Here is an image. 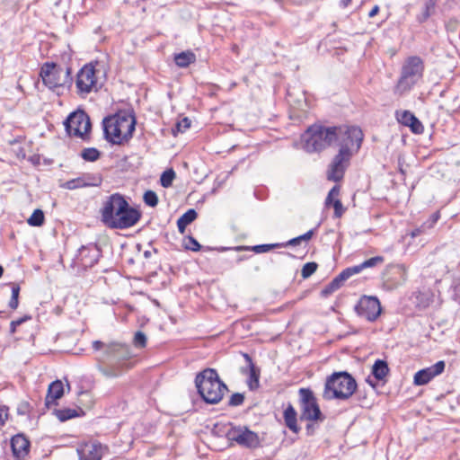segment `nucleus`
Here are the masks:
<instances>
[{
	"label": "nucleus",
	"instance_id": "obj_28",
	"mask_svg": "<svg viewBox=\"0 0 460 460\" xmlns=\"http://www.w3.org/2000/svg\"><path fill=\"white\" fill-rule=\"evenodd\" d=\"M436 6L437 0H426L423 4L421 13L417 17L418 22H426L431 15L435 13Z\"/></svg>",
	"mask_w": 460,
	"mask_h": 460
},
{
	"label": "nucleus",
	"instance_id": "obj_18",
	"mask_svg": "<svg viewBox=\"0 0 460 460\" xmlns=\"http://www.w3.org/2000/svg\"><path fill=\"white\" fill-rule=\"evenodd\" d=\"M406 279L407 272L403 265L392 266L384 274V285L389 289L401 286Z\"/></svg>",
	"mask_w": 460,
	"mask_h": 460
},
{
	"label": "nucleus",
	"instance_id": "obj_10",
	"mask_svg": "<svg viewBox=\"0 0 460 460\" xmlns=\"http://www.w3.org/2000/svg\"><path fill=\"white\" fill-rule=\"evenodd\" d=\"M226 437L231 442L246 448H257L261 446L259 435L246 426H231L226 432Z\"/></svg>",
	"mask_w": 460,
	"mask_h": 460
},
{
	"label": "nucleus",
	"instance_id": "obj_50",
	"mask_svg": "<svg viewBox=\"0 0 460 460\" xmlns=\"http://www.w3.org/2000/svg\"><path fill=\"white\" fill-rule=\"evenodd\" d=\"M31 317L30 315H24L23 317H21L17 320H14L13 323L19 326L21 325L22 323H23L24 322L30 320Z\"/></svg>",
	"mask_w": 460,
	"mask_h": 460
},
{
	"label": "nucleus",
	"instance_id": "obj_45",
	"mask_svg": "<svg viewBox=\"0 0 460 460\" xmlns=\"http://www.w3.org/2000/svg\"><path fill=\"white\" fill-rule=\"evenodd\" d=\"M176 127L178 131L184 132L190 127V120L188 118H183L177 123Z\"/></svg>",
	"mask_w": 460,
	"mask_h": 460
},
{
	"label": "nucleus",
	"instance_id": "obj_52",
	"mask_svg": "<svg viewBox=\"0 0 460 460\" xmlns=\"http://www.w3.org/2000/svg\"><path fill=\"white\" fill-rule=\"evenodd\" d=\"M17 327L18 326L13 323V321H12L10 323V332L13 334L16 332Z\"/></svg>",
	"mask_w": 460,
	"mask_h": 460
},
{
	"label": "nucleus",
	"instance_id": "obj_22",
	"mask_svg": "<svg viewBox=\"0 0 460 460\" xmlns=\"http://www.w3.org/2000/svg\"><path fill=\"white\" fill-rule=\"evenodd\" d=\"M11 447L17 459L24 458L29 453L30 441L24 435L17 434L11 439Z\"/></svg>",
	"mask_w": 460,
	"mask_h": 460
},
{
	"label": "nucleus",
	"instance_id": "obj_58",
	"mask_svg": "<svg viewBox=\"0 0 460 460\" xmlns=\"http://www.w3.org/2000/svg\"><path fill=\"white\" fill-rule=\"evenodd\" d=\"M80 395L81 396H89V394H88V392H81Z\"/></svg>",
	"mask_w": 460,
	"mask_h": 460
},
{
	"label": "nucleus",
	"instance_id": "obj_30",
	"mask_svg": "<svg viewBox=\"0 0 460 460\" xmlns=\"http://www.w3.org/2000/svg\"><path fill=\"white\" fill-rule=\"evenodd\" d=\"M389 367L385 360L377 359L372 367V374L377 380H383L388 374Z\"/></svg>",
	"mask_w": 460,
	"mask_h": 460
},
{
	"label": "nucleus",
	"instance_id": "obj_48",
	"mask_svg": "<svg viewBox=\"0 0 460 460\" xmlns=\"http://www.w3.org/2000/svg\"><path fill=\"white\" fill-rule=\"evenodd\" d=\"M455 297L460 303V278L459 282L454 288Z\"/></svg>",
	"mask_w": 460,
	"mask_h": 460
},
{
	"label": "nucleus",
	"instance_id": "obj_6",
	"mask_svg": "<svg viewBox=\"0 0 460 460\" xmlns=\"http://www.w3.org/2000/svg\"><path fill=\"white\" fill-rule=\"evenodd\" d=\"M93 348L94 350H104V358L112 367L110 372H104L105 375L109 376H117L120 375L121 371L115 368L116 365L128 360L130 358V349L126 344L119 342L104 343L100 341H94L93 342Z\"/></svg>",
	"mask_w": 460,
	"mask_h": 460
},
{
	"label": "nucleus",
	"instance_id": "obj_8",
	"mask_svg": "<svg viewBox=\"0 0 460 460\" xmlns=\"http://www.w3.org/2000/svg\"><path fill=\"white\" fill-rule=\"evenodd\" d=\"M40 75L49 89H56L72 84L71 68L64 69L54 62H46L40 68Z\"/></svg>",
	"mask_w": 460,
	"mask_h": 460
},
{
	"label": "nucleus",
	"instance_id": "obj_27",
	"mask_svg": "<svg viewBox=\"0 0 460 460\" xmlns=\"http://www.w3.org/2000/svg\"><path fill=\"white\" fill-rule=\"evenodd\" d=\"M284 420L287 427L295 433H297L299 428L296 423V411L292 405H288L284 411Z\"/></svg>",
	"mask_w": 460,
	"mask_h": 460
},
{
	"label": "nucleus",
	"instance_id": "obj_15",
	"mask_svg": "<svg viewBox=\"0 0 460 460\" xmlns=\"http://www.w3.org/2000/svg\"><path fill=\"white\" fill-rule=\"evenodd\" d=\"M76 452L79 460H102L108 454L109 448L97 440H92L79 444Z\"/></svg>",
	"mask_w": 460,
	"mask_h": 460
},
{
	"label": "nucleus",
	"instance_id": "obj_35",
	"mask_svg": "<svg viewBox=\"0 0 460 460\" xmlns=\"http://www.w3.org/2000/svg\"><path fill=\"white\" fill-rule=\"evenodd\" d=\"M44 213L41 209H35L27 222L31 226H40L44 223Z\"/></svg>",
	"mask_w": 460,
	"mask_h": 460
},
{
	"label": "nucleus",
	"instance_id": "obj_47",
	"mask_svg": "<svg viewBox=\"0 0 460 460\" xmlns=\"http://www.w3.org/2000/svg\"><path fill=\"white\" fill-rule=\"evenodd\" d=\"M19 294H20V286L16 283H13L12 284V296L11 297H15V298H19Z\"/></svg>",
	"mask_w": 460,
	"mask_h": 460
},
{
	"label": "nucleus",
	"instance_id": "obj_56",
	"mask_svg": "<svg viewBox=\"0 0 460 460\" xmlns=\"http://www.w3.org/2000/svg\"><path fill=\"white\" fill-rule=\"evenodd\" d=\"M420 229H416L415 231H413V232L411 233V235H412L413 237H415V236H417L418 234H420Z\"/></svg>",
	"mask_w": 460,
	"mask_h": 460
},
{
	"label": "nucleus",
	"instance_id": "obj_43",
	"mask_svg": "<svg viewBox=\"0 0 460 460\" xmlns=\"http://www.w3.org/2000/svg\"><path fill=\"white\" fill-rule=\"evenodd\" d=\"M340 193V189L338 186H334L331 189L326 198L325 203L326 205L333 204V198L337 197Z\"/></svg>",
	"mask_w": 460,
	"mask_h": 460
},
{
	"label": "nucleus",
	"instance_id": "obj_1",
	"mask_svg": "<svg viewBox=\"0 0 460 460\" xmlns=\"http://www.w3.org/2000/svg\"><path fill=\"white\" fill-rule=\"evenodd\" d=\"M105 138L115 145H121L132 137L135 130V117L120 111L103 119Z\"/></svg>",
	"mask_w": 460,
	"mask_h": 460
},
{
	"label": "nucleus",
	"instance_id": "obj_41",
	"mask_svg": "<svg viewBox=\"0 0 460 460\" xmlns=\"http://www.w3.org/2000/svg\"><path fill=\"white\" fill-rule=\"evenodd\" d=\"M134 345L137 348H145L146 345V336L144 332L138 331L134 336Z\"/></svg>",
	"mask_w": 460,
	"mask_h": 460
},
{
	"label": "nucleus",
	"instance_id": "obj_12",
	"mask_svg": "<svg viewBox=\"0 0 460 460\" xmlns=\"http://www.w3.org/2000/svg\"><path fill=\"white\" fill-rule=\"evenodd\" d=\"M76 92L80 96H85L93 91H97V76L92 64L84 65L77 73L75 80Z\"/></svg>",
	"mask_w": 460,
	"mask_h": 460
},
{
	"label": "nucleus",
	"instance_id": "obj_33",
	"mask_svg": "<svg viewBox=\"0 0 460 460\" xmlns=\"http://www.w3.org/2000/svg\"><path fill=\"white\" fill-rule=\"evenodd\" d=\"M55 415L60 421H66L72 418L77 417L79 414L78 411L75 409L66 408L56 410Z\"/></svg>",
	"mask_w": 460,
	"mask_h": 460
},
{
	"label": "nucleus",
	"instance_id": "obj_40",
	"mask_svg": "<svg viewBox=\"0 0 460 460\" xmlns=\"http://www.w3.org/2000/svg\"><path fill=\"white\" fill-rule=\"evenodd\" d=\"M244 402V395L241 393H234L233 394L228 401V405L231 407H237L243 403Z\"/></svg>",
	"mask_w": 460,
	"mask_h": 460
},
{
	"label": "nucleus",
	"instance_id": "obj_54",
	"mask_svg": "<svg viewBox=\"0 0 460 460\" xmlns=\"http://www.w3.org/2000/svg\"><path fill=\"white\" fill-rule=\"evenodd\" d=\"M373 388H376V384L373 383L370 377H367L366 380Z\"/></svg>",
	"mask_w": 460,
	"mask_h": 460
},
{
	"label": "nucleus",
	"instance_id": "obj_49",
	"mask_svg": "<svg viewBox=\"0 0 460 460\" xmlns=\"http://www.w3.org/2000/svg\"><path fill=\"white\" fill-rule=\"evenodd\" d=\"M18 305H19L18 298L11 297V299L9 301V307L12 309H16L18 307Z\"/></svg>",
	"mask_w": 460,
	"mask_h": 460
},
{
	"label": "nucleus",
	"instance_id": "obj_16",
	"mask_svg": "<svg viewBox=\"0 0 460 460\" xmlns=\"http://www.w3.org/2000/svg\"><path fill=\"white\" fill-rule=\"evenodd\" d=\"M140 213L131 207L126 201V206L121 208V211L117 213V216L112 221L110 228L113 229H126L135 226L140 219Z\"/></svg>",
	"mask_w": 460,
	"mask_h": 460
},
{
	"label": "nucleus",
	"instance_id": "obj_11",
	"mask_svg": "<svg viewBox=\"0 0 460 460\" xmlns=\"http://www.w3.org/2000/svg\"><path fill=\"white\" fill-rule=\"evenodd\" d=\"M66 132L84 139L91 130L89 116L83 111L72 112L64 122Z\"/></svg>",
	"mask_w": 460,
	"mask_h": 460
},
{
	"label": "nucleus",
	"instance_id": "obj_51",
	"mask_svg": "<svg viewBox=\"0 0 460 460\" xmlns=\"http://www.w3.org/2000/svg\"><path fill=\"white\" fill-rule=\"evenodd\" d=\"M379 6L378 5H375L371 10L370 12L368 13V17L369 18H373L375 17L378 13H379Z\"/></svg>",
	"mask_w": 460,
	"mask_h": 460
},
{
	"label": "nucleus",
	"instance_id": "obj_19",
	"mask_svg": "<svg viewBox=\"0 0 460 460\" xmlns=\"http://www.w3.org/2000/svg\"><path fill=\"white\" fill-rule=\"evenodd\" d=\"M102 177L98 174L84 173L80 177L66 181L62 187L66 190H75L85 187H97L102 184Z\"/></svg>",
	"mask_w": 460,
	"mask_h": 460
},
{
	"label": "nucleus",
	"instance_id": "obj_9",
	"mask_svg": "<svg viewBox=\"0 0 460 460\" xmlns=\"http://www.w3.org/2000/svg\"><path fill=\"white\" fill-rule=\"evenodd\" d=\"M299 405L301 420H323V416L321 412L316 398L309 388L299 389Z\"/></svg>",
	"mask_w": 460,
	"mask_h": 460
},
{
	"label": "nucleus",
	"instance_id": "obj_23",
	"mask_svg": "<svg viewBox=\"0 0 460 460\" xmlns=\"http://www.w3.org/2000/svg\"><path fill=\"white\" fill-rule=\"evenodd\" d=\"M243 357L245 358V361L247 363L248 367V379H247V385L250 388V390H255L259 387V379H260V369L255 367V365L252 362V358L244 353Z\"/></svg>",
	"mask_w": 460,
	"mask_h": 460
},
{
	"label": "nucleus",
	"instance_id": "obj_24",
	"mask_svg": "<svg viewBox=\"0 0 460 460\" xmlns=\"http://www.w3.org/2000/svg\"><path fill=\"white\" fill-rule=\"evenodd\" d=\"M64 394V385L59 380L52 382L49 385L48 394L46 396V405L49 407L55 404L58 399H60Z\"/></svg>",
	"mask_w": 460,
	"mask_h": 460
},
{
	"label": "nucleus",
	"instance_id": "obj_38",
	"mask_svg": "<svg viewBox=\"0 0 460 460\" xmlns=\"http://www.w3.org/2000/svg\"><path fill=\"white\" fill-rule=\"evenodd\" d=\"M317 263L315 262H307L305 263L303 268H302V270H301V276L303 277V279H307L309 278L311 275H313L315 270H317Z\"/></svg>",
	"mask_w": 460,
	"mask_h": 460
},
{
	"label": "nucleus",
	"instance_id": "obj_25",
	"mask_svg": "<svg viewBox=\"0 0 460 460\" xmlns=\"http://www.w3.org/2000/svg\"><path fill=\"white\" fill-rule=\"evenodd\" d=\"M354 274L352 273L350 268H347L343 270L323 290V294L328 295L338 288H340L343 282L349 279Z\"/></svg>",
	"mask_w": 460,
	"mask_h": 460
},
{
	"label": "nucleus",
	"instance_id": "obj_7",
	"mask_svg": "<svg viewBox=\"0 0 460 460\" xmlns=\"http://www.w3.org/2000/svg\"><path fill=\"white\" fill-rule=\"evenodd\" d=\"M337 139L339 142V152L352 156L361 147L364 134L360 128L356 126L335 127Z\"/></svg>",
	"mask_w": 460,
	"mask_h": 460
},
{
	"label": "nucleus",
	"instance_id": "obj_3",
	"mask_svg": "<svg viewBox=\"0 0 460 460\" xmlns=\"http://www.w3.org/2000/svg\"><path fill=\"white\" fill-rule=\"evenodd\" d=\"M357 389L354 377L346 371L334 372L327 376L323 398L327 401L349 399Z\"/></svg>",
	"mask_w": 460,
	"mask_h": 460
},
{
	"label": "nucleus",
	"instance_id": "obj_4",
	"mask_svg": "<svg viewBox=\"0 0 460 460\" xmlns=\"http://www.w3.org/2000/svg\"><path fill=\"white\" fill-rule=\"evenodd\" d=\"M337 139L335 127L313 125L302 135L303 148L307 153L320 152Z\"/></svg>",
	"mask_w": 460,
	"mask_h": 460
},
{
	"label": "nucleus",
	"instance_id": "obj_26",
	"mask_svg": "<svg viewBox=\"0 0 460 460\" xmlns=\"http://www.w3.org/2000/svg\"><path fill=\"white\" fill-rule=\"evenodd\" d=\"M198 217L195 209L190 208L187 210L182 216L177 220L178 230L181 234H184L188 225L191 224Z\"/></svg>",
	"mask_w": 460,
	"mask_h": 460
},
{
	"label": "nucleus",
	"instance_id": "obj_31",
	"mask_svg": "<svg viewBox=\"0 0 460 460\" xmlns=\"http://www.w3.org/2000/svg\"><path fill=\"white\" fill-rule=\"evenodd\" d=\"M195 59V55L190 51L181 52L174 57L175 64L180 67H187Z\"/></svg>",
	"mask_w": 460,
	"mask_h": 460
},
{
	"label": "nucleus",
	"instance_id": "obj_29",
	"mask_svg": "<svg viewBox=\"0 0 460 460\" xmlns=\"http://www.w3.org/2000/svg\"><path fill=\"white\" fill-rule=\"evenodd\" d=\"M384 261H385V259L383 256H376V257H372L368 260H366L359 265H356V266L349 267V268H350L352 273L355 275V274L359 273L364 269L372 268V267H376V265L382 264L384 262Z\"/></svg>",
	"mask_w": 460,
	"mask_h": 460
},
{
	"label": "nucleus",
	"instance_id": "obj_57",
	"mask_svg": "<svg viewBox=\"0 0 460 460\" xmlns=\"http://www.w3.org/2000/svg\"><path fill=\"white\" fill-rule=\"evenodd\" d=\"M438 214L434 215L433 218H432V223H436L438 221Z\"/></svg>",
	"mask_w": 460,
	"mask_h": 460
},
{
	"label": "nucleus",
	"instance_id": "obj_39",
	"mask_svg": "<svg viewBox=\"0 0 460 460\" xmlns=\"http://www.w3.org/2000/svg\"><path fill=\"white\" fill-rule=\"evenodd\" d=\"M144 201L147 206L155 207L158 203V197L153 190H146L144 194Z\"/></svg>",
	"mask_w": 460,
	"mask_h": 460
},
{
	"label": "nucleus",
	"instance_id": "obj_17",
	"mask_svg": "<svg viewBox=\"0 0 460 460\" xmlns=\"http://www.w3.org/2000/svg\"><path fill=\"white\" fill-rule=\"evenodd\" d=\"M351 157L343 152H338L329 165L327 179L332 181H340L344 176Z\"/></svg>",
	"mask_w": 460,
	"mask_h": 460
},
{
	"label": "nucleus",
	"instance_id": "obj_55",
	"mask_svg": "<svg viewBox=\"0 0 460 460\" xmlns=\"http://www.w3.org/2000/svg\"><path fill=\"white\" fill-rule=\"evenodd\" d=\"M151 255H152V252H151V251H145V252H144V256H145L146 258H150V257H151Z\"/></svg>",
	"mask_w": 460,
	"mask_h": 460
},
{
	"label": "nucleus",
	"instance_id": "obj_14",
	"mask_svg": "<svg viewBox=\"0 0 460 460\" xmlns=\"http://www.w3.org/2000/svg\"><path fill=\"white\" fill-rule=\"evenodd\" d=\"M126 206V199L119 193L111 195L104 202L101 209L102 221L111 227L117 213Z\"/></svg>",
	"mask_w": 460,
	"mask_h": 460
},
{
	"label": "nucleus",
	"instance_id": "obj_59",
	"mask_svg": "<svg viewBox=\"0 0 460 460\" xmlns=\"http://www.w3.org/2000/svg\"><path fill=\"white\" fill-rule=\"evenodd\" d=\"M3 272H4V269L3 267L0 265V278L2 277L3 275Z\"/></svg>",
	"mask_w": 460,
	"mask_h": 460
},
{
	"label": "nucleus",
	"instance_id": "obj_21",
	"mask_svg": "<svg viewBox=\"0 0 460 460\" xmlns=\"http://www.w3.org/2000/svg\"><path fill=\"white\" fill-rule=\"evenodd\" d=\"M395 116L398 122L403 126L409 127L412 133L421 134L424 131V127L422 123L411 111H397Z\"/></svg>",
	"mask_w": 460,
	"mask_h": 460
},
{
	"label": "nucleus",
	"instance_id": "obj_2",
	"mask_svg": "<svg viewBox=\"0 0 460 460\" xmlns=\"http://www.w3.org/2000/svg\"><path fill=\"white\" fill-rule=\"evenodd\" d=\"M195 385L200 397L209 404L221 402L226 392L228 391L226 385L219 378L214 368H206L198 373L195 377Z\"/></svg>",
	"mask_w": 460,
	"mask_h": 460
},
{
	"label": "nucleus",
	"instance_id": "obj_36",
	"mask_svg": "<svg viewBox=\"0 0 460 460\" xmlns=\"http://www.w3.org/2000/svg\"><path fill=\"white\" fill-rule=\"evenodd\" d=\"M175 178V172L172 169H168L164 171L160 178L161 185L164 188H168L172 185L173 180Z\"/></svg>",
	"mask_w": 460,
	"mask_h": 460
},
{
	"label": "nucleus",
	"instance_id": "obj_44",
	"mask_svg": "<svg viewBox=\"0 0 460 460\" xmlns=\"http://www.w3.org/2000/svg\"><path fill=\"white\" fill-rule=\"evenodd\" d=\"M333 208H334V217H341L344 212V208L342 206V203L340 199H336L333 201Z\"/></svg>",
	"mask_w": 460,
	"mask_h": 460
},
{
	"label": "nucleus",
	"instance_id": "obj_34",
	"mask_svg": "<svg viewBox=\"0 0 460 460\" xmlns=\"http://www.w3.org/2000/svg\"><path fill=\"white\" fill-rule=\"evenodd\" d=\"M80 155L87 162H94L99 159L101 153L94 147H88L83 149Z\"/></svg>",
	"mask_w": 460,
	"mask_h": 460
},
{
	"label": "nucleus",
	"instance_id": "obj_42",
	"mask_svg": "<svg viewBox=\"0 0 460 460\" xmlns=\"http://www.w3.org/2000/svg\"><path fill=\"white\" fill-rule=\"evenodd\" d=\"M282 246H283V244H281V243L260 244V245L253 246L252 250L257 253H261V252H267L273 248L282 247Z\"/></svg>",
	"mask_w": 460,
	"mask_h": 460
},
{
	"label": "nucleus",
	"instance_id": "obj_60",
	"mask_svg": "<svg viewBox=\"0 0 460 460\" xmlns=\"http://www.w3.org/2000/svg\"><path fill=\"white\" fill-rule=\"evenodd\" d=\"M93 252L95 253V256L98 255V251L97 250L93 249Z\"/></svg>",
	"mask_w": 460,
	"mask_h": 460
},
{
	"label": "nucleus",
	"instance_id": "obj_32",
	"mask_svg": "<svg viewBox=\"0 0 460 460\" xmlns=\"http://www.w3.org/2000/svg\"><path fill=\"white\" fill-rule=\"evenodd\" d=\"M314 234V230L311 229V230L307 231L306 233H305L304 234L299 235L295 238H292L289 241H288L287 243H282L283 244L282 247L296 246V245H299L302 242H308L311 240Z\"/></svg>",
	"mask_w": 460,
	"mask_h": 460
},
{
	"label": "nucleus",
	"instance_id": "obj_53",
	"mask_svg": "<svg viewBox=\"0 0 460 460\" xmlns=\"http://www.w3.org/2000/svg\"><path fill=\"white\" fill-rule=\"evenodd\" d=\"M352 2V0H341V5L342 7H347L350 4V3Z\"/></svg>",
	"mask_w": 460,
	"mask_h": 460
},
{
	"label": "nucleus",
	"instance_id": "obj_46",
	"mask_svg": "<svg viewBox=\"0 0 460 460\" xmlns=\"http://www.w3.org/2000/svg\"><path fill=\"white\" fill-rule=\"evenodd\" d=\"M7 419V409L4 406H0V425H4Z\"/></svg>",
	"mask_w": 460,
	"mask_h": 460
},
{
	"label": "nucleus",
	"instance_id": "obj_37",
	"mask_svg": "<svg viewBox=\"0 0 460 460\" xmlns=\"http://www.w3.org/2000/svg\"><path fill=\"white\" fill-rule=\"evenodd\" d=\"M182 245L186 250L198 252L200 249V244L192 236H187L183 239Z\"/></svg>",
	"mask_w": 460,
	"mask_h": 460
},
{
	"label": "nucleus",
	"instance_id": "obj_13",
	"mask_svg": "<svg viewBox=\"0 0 460 460\" xmlns=\"http://www.w3.org/2000/svg\"><path fill=\"white\" fill-rule=\"evenodd\" d=\"M357 314L368 322H375L382 312L380 301L376 296H363L355 305Z\"/></svg>",
	"mask_w": 460,
	"mask_h": 460
},
{
	"label": "nucleus",
	"instance_id": "obj_5",
	"mask_svg": "<svg viewBox=\"0 0 460 460\" xmlns=\"http://www.w3.org/2000/svg\"><path fill=\"white\" fill-rule=\"evenodd\" d=\"M424 65L420 58L409 57L402 66L400 78L394 87V93L402 95L409 92L422 77Z\"/></svg>",
	"mask_w": 460,
	"mask_h": 460
},
{
	"label": "nucleus",
	"instance_id": "obj_20",
	"mask_svg": "<svg viewBox=\"0 0 460 460\" xmlns=\"http://www.w3.org/2000/svg\"><path fill=\"white\" fill-rule=\"evenodd\" d=\"M445 362L443 360L438 361L436 364L429 367H426L418 371L414 375V384L416 385H427L437 376L440 375L445 369Z\"/></svg>",
	"mask_w": 460,
	"mask_h": 460
}]
</instances>
